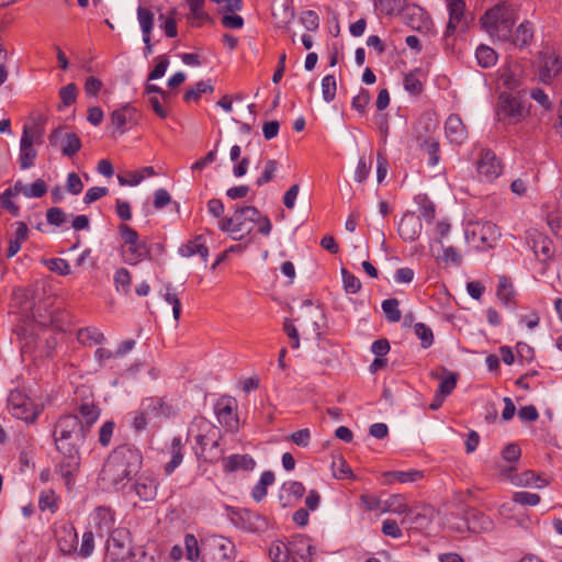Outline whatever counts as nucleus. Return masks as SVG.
I'll use <instances>...</instances> for the list:
<instances>
[{
    "label": "nucleus",
    "mask_w": 562,
    "mask_h": 562,
    "mask_svg": "<svg viewBox=\"0 0 562 562\" xmlns=\"http://www.w3.org/2000/svg\"><path fill=\"white\" fill-rule=\"evenodd\" d=\"M78 95V88L76 83L70 82L65 87H61L59 90V98H60V104L58 105V109L69 106L74 104L77 100Z\"/></svg>",
    "instance_id": "nucleus-41"
},
{
    "label": "nucleus",
    "mask_w": 562,
    "mask_h": 562,
    "mask_svg": "<svg viewBox=\"0 0 562 562\" xmlns=\"http://www.w3.org/2000/svg\"><path fill=\"white\" fill-rule=\"evenodd\" d=\"M57 546L65 555L77 552L78 533L74 526L65 525L56 531Z\"/></svg>",
    "instance_id": "nucleus-18"
},
{
    "label": "nucleus",
    "mask_w": 562,
    "mask_h": 562,
    "mask_svg": "<svg viewBox=\"0 0 562 562\" xmlns=\"http://www.w3.org/2000/svg\"><path fill=\"white\" fill-rule=\"evenodd\" d=\"M477 172L488 181L496 179L502 173V165L492 150L487 149L482 153L477 162Z\"/></svg>",
    "instance_id": "nucleus-20"
},
{
    "label": "nucleus",
    "mask_w": 562,
    "mask_h": 562,
    "mask_svg": "<svg viewBox=\"0 0 562 562\" xmlns=\"http://www.w3.org/2000/svg\"><path fill=\"white\" fill-rule=\"evenodd\" d=\"M119 234L127 249L124 251V261L135 266L149 257L150 250L146 241L139 239L138 233L127 224L119 225Z\"/></svg>",
    "instance_id": "nucleus-7"
},
{
    "label": "nucleus",
    "mask_w": 562,
    "mask_h": 562,
    "mask_svg": "<svg viewBox=\"0 0 562 562\" xmlns=\"http://www.w3.org/2000/svg\"><path fill=\"white\" fill-rule=\"evenodd\" d=\"M400 302L397 299H387L382 302V310L389 322L395 323L401 321L402 313L398 308Z\"/></svg>",
    "instance_id": "nucleus-45"
},
{
    "label": "nucleus",
    "mask_w": 562,
    "mask_h": 562,
    "mask_svg": "<svg viewBox=\"0 0 562 562\" xmlns=\"http://www.w3.org/2000/svg\"><path fill=\"white\" fill-rule=\"evenodd\" d=\"M547 223L551 232L560 239H562V216L558 213L551 212L547 216Z\"/></svg>",
    "instance_id": "nucleus-64"
},
{
    "label": "nucleus",
    "mask_w": 562,
    "mask_h": 562,
    "mask_svg": "<svg viewBox=\"0 0 562 562\" xmlns=\"http://www.w3.org/2000/svg\"><path fill=\"white\" fill-rule=\"evenodd\" d=\"M158 486L159 483L155 476L144 473L135 480L132 488L140 501L151 502L157 496Z\"/></svg>",
    "instance_id": "nucleus-15"
},
{
    "label": "nucleus",
    "mask_w": 562,
    "mask_h": 562,
    "mask_svg": "<svg viewBox=\"0 0 562 562\" xmlns=\"http://www.w3.org/2000/svg\"><path fill=\"white\" fill-rule=\"evenodd\" d=\"M214 92V87L211 85V81L207 80V81H199L194 85L193 88H190L188 89L184 94H183V100L186 102H191V101H199L201 95L203 93H212Z\"/></svg>",
    "instance_id": "nucleus-34"
},
{
    "label": "nucleus",
    "mask_w": 562,
    "mask_h": 562,
    "mask_svg": "<svg viewBox=\"0 0 562 562\" xmlns=\"http://www.w3.org/2000/svg\"><path fill=\"white\" fill-rule=\"evenodd\" d=\"M236 408V400L227 396L220 398L214 407L220 424L232 432L237 431L239 428V420L235 413Z\"/></svg>",
    "instance_id": "nucleus-11"
},
{
    "label": "nucleus",
    "mask_w": 562,
    "mask_h": 562,
    "mask_svg": "<svg viewBox=\"0 0 562 562\" xmlns=\"http://www.w3.org/2000/svg\"><path fill=\"white\" fill-rule=\"evenodd\" d=\"M147 553L140 546L133 547L126 529H115L106 542L105 557L111 562H140Z\"/></svg>",
    "instance_id": "nucleus-4"
},
{
    "label": "nucleus",
    "mask_w": 562,
    "mask_h": 562,
    "mask_svg": "<svg viewBox=\"0 0 562 562\" xmlns=\"http://www.w3.org/2000/svg\"><path fill=\"white\" fill-rule=\"evenodd\" d=\"M436 130V122L428 115H423L413 127V137L417 148L428 156L427 164L437 166L440 161V143L431 134Z\"/></svg>",
    "instance_id": "nucleus-5"
},
{
    "label": "nucleus",
    "mask_w": 562,
    "mask_h": 562,
    "mask_svg": "<svg viewBox=\"0 0 562 562\" xmlns=\"http://www.w3.org/2000/svg\"><path fill=\"white\" fill-rule=\"evenodd\" d=\"M94 550V535L92 531H86L82 536V542L77 550L78 554L82 558H88L92 554Z\"/></svg>",
    "instance_id": "nucleus-59"
},
{
    "label": "nucleus",
    "mask_w": 562,
    "mask_h": 562,
    "mask_svg": "<svg viewBox=\"0 0 562 562\" xmlns=\"http://www.w3.org/2000/svg\"><path fill=\"white\" fill-rule=\"evenodd\" d=\"M142 407L156 416L170 417L173 414L172 406L167 404L162 397H146L142 402Z\"/></svg>",
    "instance_id": "nucleus-28"
},
{
    "label": "nucleus",
    "mask_w": 562,
    "mask_h": 562,
    "mask_svg": "<svg viewBox=\"0 0 562 562\" xmlns=\"http://www.w3.org/2000/svg\"><path fill=\"white\" fill-rule=\"evenodd\" d=\"M405 21L409 27L417 31L427 27L428 24V18L425 16L424 10L418 5L406 8Z\"/></svg>",
    "instance_id": "nucleus-30"
},
{
    "label": "nucleus",
    "mask_w": 562,
    "mask_h": 562,
    "mask_svg": "<svg viewBox=\"0 0 562 562\" xmlns=\"http://www.w3.org/2000/svg\"><path fill=\"white\" fill-rule=\"evenodd\" d=\"M341 277L344 283V290L348 294H356L361 290V282L359 278L349 272L346 268H341Z\"/></svg>",
    "instance_id": "nucleus-47"
},
{
    "label": "nucleus",
    "mask_w": 562,
    "mask_h": 562,
    "mask_svg": "<svg viewBox=\"0 0 562 562\" xmlns=\"http://www.w3.org/2000/svg\"><path fill=\"white\" fill-rule=\"evenodd\" d=\"M143 460V453L135 445H119L106 457L99 479L119 491L140 471Z\"/></svg>",
    "instance_id": "nucleus-2"
},
{
    "label": "nucleus",
    "mask_w": 562,
    "mask_h": 562,
    "mask_svg": "<svg viewBox=\"0 0 562 562\" xmlns=\"http://www.w3.org/2000/svg\"><path fill=\"white\" fill-rule=\"evenodd\" d=\"M513 502L522 506H536L540 503V496L530 492H517L513 495Z\"/></svg>",
    "instance_id": "nucleus-56"
},
{
    "label": "nucleus",
    "mask_w": 562,
    "mask_h": 562,
    "mask_svg": "<svg viewBox=\"0 0 562 562\" xmlns=\"http://www.w3.org/2000/svg\"><path fill=\"white\" fill-rule=\"evenodd\" d=\"M300 20L307 31L315 32L319 27V16L313 10L304 11L301 14Z\"/></svg>",
    "instance_id": "nucleus-58"
},
{
    "label": "nucleus",
    "mask_w": 562,
    "mask_h": 562,
    "mask_svg": "<svg viewBox=\"0 0 562 562\" xmlns=\"http://www.w3.org/2000/svg\"><path fill=\"white\" fill-rule=\"evenodd\" d=\"M533 25L529 21L521 22L515 31L512 30V36L506 43L513 44L515 47L522 49L529 46L533 40Z\"/></svg>",
    "instance_id": "nucleus-22"
},
{
    "label": "nucleus",
    "mask_w": 562,
    "mask_h": 562,
    "mask_svg": "<svg viewBox=\"0 0 562 562\" xmlns=\"http://www.w3.org/2000/svg\"><path fill=\"white\" fill-rule=\"evenodd\" d=\"M475 57L477 64L482 68H490L494 66L498 58L496 52L492 47L483 44L476 48Z\"/></svg>",
    "instance_id": "nucleus-33"
},
{
    "label": "nucleus",
    "mask_w": 562,
    "mask_h": 562,
    "mask_svg": "<svg viewBox=\"0 0 562 562\" xmlns=\"http://www.w3.org/2000/svg\"><path fill=\"white\" fill-rule=\"evenodd\" d=\"M430 376L440 381L436 393L443 396H448L453 392L459 379V374L457 372L449 371L442 366L432 370L430 372Z\"/></svg>",
    "instance_id": "nucleus-19"
},
{
    "label": "nucleus",
    "mask_w": 562,
    "mask_h": 562,
    "mask_svg": "<svg viewBox=\"0 0 562 562\" xmlns=\"http://www.w3.org/2000/svg\"><path fill=\"white\" fill-rule=\"evenodd\" d=\"M529 241L537 259L547 263L553 259L554 245L553 241L542 233L532 231L529 234Z\"/></svg>",
    "instance_id": "nucleus-13"
},
{
    "label": "nucleus",
    "mask_w": 562,
    "mask_h": 562,
    "mask_svg": "<svg viewBox=\"0 0 562 562\" xmlns=\"http://www.w3.org/2000/svg\"><path fill=\"white\" fill-rule=\"evenodd\" d=\"M562 70V59L557 55H542L539 61V79L543 83L551 82Z\"/></svg>",
    "instance_id": "nucleus-17"
},
{
    "label": "nucleus",
    "mask_w": 562,
    "mask_h": 562,
    "mask_svg": "<svg viewBox=\"0 0 562 562\" xmlns=\"http://www.w3.org/2000/svg\"><path fill=\"white\" fill-rule=\"evenodd\" d=\"M272 15L278 25H288L294 18V12L285 4L272 9Z\"/></svg>",
    "instance_id": "nucleus-51"
},
{
    "label": "nucleus",
    "mask_w": 562,
    "mask_h": 562,
    "mask_svg": "<svg viewBox=\"0 0 562 562\" xmlns=\"http://www.w3.org/2000/svg\"><path fill=\"white\" fill-rule=\"evenodd\" d=\"M278 167L279 162L276 159L267 160L261 176L256 180L257 187H262L263 184L270 182L274 178Z\"/></svg>",
    "instance_id": "nucleus-48"
},
{
    "label": "nucleus",
    "mask_w": 562,
    "mask_h": 562,
    "mask_svg": "<svg viewBox=\"0 0 562 562\" xmlns=\"http://www.w3.org/2000/svg\"><path fill=\"white\" fill-rule=\"evenodd\" d=\"M182 448L183 445L181 437H175L171 440V445L169 448L171 453V460L164 465V472L166 475H171L175 472V470L181 464L183 460Z\"/></svg>",
    "instance_id": "nucleus-29"
},
{
    "label": "nucleus",
    "mask_w": 562,
    "mask_h": 562,
    "mask_svg": "<svg viewBox=\"0 0 562 562\" xmlns=\"http://www.w3.org/2000/svg\"><path fill=\"white\" fill-rule=\"evenodd\" d=\"M415 335L420 339L422 347L427 349L434 342L432 330L424 323H416L414 326Z\"/></svg>",
    "instance_id": "nucleus-50"
},
{
    "label": "nucleus",
    "mask_w": 562,
    "mask_h": 562,
    "mask_svg": "<svg viewBox=\"0 0 562 562\" xmlns=\"http://www.w3.org/2000/svg\"><path fill=\"white\" fill-rule=\"evenodd\" d=\"M259 220V210L252 205L236 207L233 216L224 217L220 222V229L232 235L234 240H241L256 227Z\"/></svg>",
    "instance_id": "nucleus-6"
},
{
    "label": "nucleus",
    "mask_w": 562,
    "mask_h": 562,
    "mask_svg": "<svg viewBox=\"0 0 562 562\" xmlns=\"http://www.w3.org/2000/svg\"><path fill=\"white\" fill-rule=\"evenodd\" d=\"M333 475L338 480L353 479L355 475L349 464L342 457L335 459L331 463Z\"/></svg>",
    "instance_id": "nucleus-42"
},
{
    "label": "nucleus",
    "mask_w": 562,
    "mask_h": 562,
    "mask_svg": "<svg viewBox=\"0 0 562 562\" xmlns=\"http://www.w3.org/2000/svg\"><path fill=\"white\" fill-rule=\"evenodd\" d=\"M154 12L143 5L137 8V20L143 33V36L151 35V31L154 27Z\"/></svg>",
    "instance_id": "nucleus-35"
},
{
    "label": "nucleus",
    "mask_w": 562,
    "mask_h": 562,
    "mask_svg": "<svg viewBox=\"0 0 562 562\" xmlns=\"http://www.w3.org/2000/svg\"><path fill=\"white\" fill-rule=\"evenodd\" d=\"M90 431L81 425L75 413L63 414L55 422L53 440L57 452L61 456L56 465V472L70 488L81 467L80 448L86 442Z\"/></svg>",
    "instance_id": "nucleus-1"
},
{
    "label": "nucleus",
    "mask_w": 562,
    "mask_h": 562,
    "mask_svg": "<svg viewBox=\"0 0 562 562\" xmlns=\"http://www.w3.org/2000/svg\"><path fill=\"white\" fill-rule=\"evenodd\" d=\"M515 484L518 485H532L536 484L538 487L547 485V481L543 480L540 475H538L536 472L531 470L525 471L520 477H517V475L514 473V481H512Z\"/></svg>",
    "instance_id": "nucleus-43"
},
{
    "label": "nucleus",
    "mask_w": 562,
    "mask_h": 562,
    "mask_svg": "<svg viewBox=\"0 0 562 562\" xmlns=\"http://www.w3.org/2000/svg\"><path fill=\"white\" fill-rule=\"evenodd\" d=\"M405 2L406 0H375V7L382 14L394 15L402 12Z\"/></svg>",
    "instance_id": "nucleus-39"
},
{
    "label": "nucleus",
    "mask_w": 562,
    "mask_h": 562,
    "mask_svg": "<svg viewBox=\"0 0 562 562\" xmlns=\"http://www.w3.org/2000/svg\"><path fill=\"white\" fill-rule=\"evenodd\" d=\"M184 544L187 551V559L192 562H196L200 558V550L196 538L190 533L186 535Z\"/></svg>",
    "instance_id": "nucleus-57"
},
{
    "label": "nucleus",
    "mask_w": 562,
    "mask_h": 562,
    "mask_svg": "<svg viewBox=\"0 0 562 562\" xmlns=\"http://www.w3.org/2000/svg\"><path fill=\"white\" fill-rule=\"evenodd\" d=\"M216 548L220 551L221 559L229 560L234 558L235 546L231 540L220 537L216 541Z\"/></svg>",
    "instance_id": "nucleus-60"
},
{
    "label": "nucleus",
    "mask_w": 562,
    "mask_h": 562,
    "mask_svg": "<svg viewBox=\"0 0 562 562\" xmlns=\"http://www.w3.org/2000/svg\"><path fill=\"white\" fill-rule=\"evenodd\" d=\"M115 429V423L113 420H106L102 424L98 434V442L101 447L106 448L110 446Z\"/></svg>",
    "instance_id": "nucleus-49"
},
{
    "label": "nucleus",
    "mask_w": 562,
    "mask_h": 562,
    "mask_svg": "<svg viewBox=\"0 0 562 562\" xmlns=\"http://www.w3.org/2000/svg\"><path fill=\"white\" fill-rule=\"evenodd\" d=\"M8 409L11 415L26 424L36 422L42 413V408L35 405L32 400L22 391L13 390L8 397Z\"/></svg>",
    "instance_id": "nucleus-8"
},
{
    "label": "nucleus",
    "mask_w": 562,
    "mask_h": 562,
    "mask_svg": "<svg viewBox=\"0 0 562 562\" xmlns=\"http://www.w3.org/2000/svg\"><path fill=\"white\" fill-rule=\"evenodd\" d=\"M47 192L46 182L43 179L35 180L32 184L26 186L25 196L42 198Z\"/></svg>",
    "instance_id": "nucleus-61"
},
{
    "label": "nucleus",
    "mask_w": 562,
    "mask_h": 562,
    "mask_svg": "<svg viewBox=\"0 0 562 562\" xmlns=\"http://www.w3.org/2000/svg\"><path fill=\"white\" fill-rule=\"evenodd\" d=\"M38 508L42 512L50 510L55 513L58 509V496L52 488L44 490L40 494Z\"/></svg>",
    "instance_id": "nucleus-37"
},
{
    "label": "nucleus",
    "mask_w": 562,
    "mask_h": 562,
    "mask_svg": "<svg viewBox=\"0 0 562 562\" xmlns=\"http://www.w3.org/2000/svg\"><path fill=\"white\" fill-rule=\"evenodd\" d=\"M407 513L408 514L401 521L403 526H406L408 529L419 531L425 530L429 527L431 522V509L425 508L422 513H415L409 509Z\"/></svg>",
    "instance_id": "nucleus-24"
},
{
    "label": "nucleus",
    "mask_w": 562,
    "mask_h": 562,
    "mask_svg": "<svg viewBox=\"0 0 562 562\" xmlns=\"http://www.w3.org/2000/svg\"><path fill=\"white\" fill-rule=\"evenodd\" d=\"M416 201L420 206L423 217L428 222L432 221L436 215L435 204L425 194L417 195Z\"/></svg>",
    "instance_id": "nucleus-54"
},
{
    "label": "nucleus",
    "mask_w": 562,
    "mask_h": 562,
    "mask_svg": "<svg viewBox=\"0 0 562 562\" xmlns=\"http://www.w3.org/2000/svg\"><path fill=\"white\" fill-rule=\"evenodd\" d=\"M243 520L245 527L251 532L263 531L268 526V522L265 517L260 516L259 514H255L250 510H245Z\"/></svg>",
    "instance_id": "nucleus-36"
},
{
    "label": "nucleus",
    "mask_w": 562,
    "mask_h": 562,
    "mask_svg": "<svg viewBox=\"0 0 562 562\" xmlns=\"http://www.w3.org/2000/svg\"><path fill=\"white\" fill-rule=\"evenodd\" d=\"M48 269L59 276H69L71 273L70 266L66 259L54 258L48 261Z\"/></svg>",
    "instance_id": "nucleus-63"
},
{
    "label": "nucleus",
    "mask_w": 562,
    "mask_h": 562,
    "mask_svg": "<svg viewBox=\"0 0 562 562\" xmlns=\"http://www.w3.org/2000/svg\"><path fill=\"white\" fill-rule=\"evenodd\" d=\"M498 121L514 124L522 120L524 108L518 97L502 93L498 98L497 111Z\"/></svg>",
    "instance_id": "nucleus-10"
},
{
    "label": "nucleus",
    "mask_w": 562,
    "mask_h": 562,
    "mask_svg": "<svg viewBox=\"0 0 562 562\" xmlns=\"http://www.w3.org/2000/svg\"><path fill=\"white\" fill-rule=\"evenodd\" d=\"M179 254L183 257L199 255L203 263H206L209 257V248L205 245L203 236L199 235L193 239L189 240L187 244H183L179 248Z\"/></svg>",
    "instance_id": "nucleus-26"
},
{
    "label": "nucleus",
    "mask_w": 562,
    "mask_h": 562,
    "mask_svg": "<svg viewBox=\"0 0 562 562\" xmlns=\"http://www.w3.org/2000/svg\"><path fill=\"white\" fill-rule=\"evenodd\" d=\"M502 459L508 462V465H498L499 475L509 481H514V473L517 471L515 463L520 459L521 449L517 443L506 445L502 452Z\"/></svg>",
    "instance_id": "nucleus-16"
},
{
    "label": "nucleus",
    "mask_w": 562,
    "mask_h": 562,
    "mask_svg": "<svg viewBox=\"0 0 562 562\" xmlns=\"http://www.w3.org/2000/svg\"><path fill=\"white\" fill-rule=\"evenodd\" d=\"M422 227L420 217L413 212H407L401 218L397 232L404 241H414L419 237Z\"/></svg>",
    "instance_id": "nucleus-14"
},
{
    "label": "nucleus",
    "mask_w": 562,
    "mask_h": 562,
    "mask_svg": "<svg viewBox=\"0 0 562 562\" xmlns=\"http://www.w3.org/2000/svg\"><path fill=\"white\" fill-rule=\"evenodd\" d=\"M74 413L78 415L86 430L91 431V428L101 415V408L95 403L93 395L90 394L76 403Z\"/></svg>",
    "instance_id": "nucleus-12"
},
{
    "label": "nucleus",
    "mask_w": 562,
    "mask_h": 562,
    "mask_svg": "<svg viewBox=\"0 0 562 562\" xmlns=\"http://www.w3.org/2000/svg\"><path fill=\"white\" fill-rule=\"evenodd\" d=\"M409 510L404 497L401 494L391 495L382 507V512H389L394 514H404Z\"/></svg>",
    "instance_id": "nucleus-38"
},
{
    "label": "nucleus",
    "mask_w": 562,
    "mask_h": 562,
    "mask_svg": "<svg viewBox=\"0 0 562 562\" xmlns=\"http://www.w3.org/2000/svg\"><path fill=\"white\" fill-rule=\"evenodd\" d=\"M337 90L336 79L333 75H327L322 80V95L324 101L330 102L335 99Z\"/></svg>",
    "instance_id": "nucleus-52"
},
{
    "label": "nucleus",
    "mask_w": 562,
    "mask_h": 562,
    "mask_svg": "<svg viewBox=\"0 0 562 562\" xmlns=\"http://www.w3.org/2000/svg\"><path fill=\"white\" fill-rule=\"evenodd\" d=\"M44 128L42 125L34 123L31 126L25 125L20 140V166L22 169H29L34 165L37 151L33 148V144L43 143Z\"/></svg>",
    "instance_id": "nucleus-9"
},
{
    "label": "nucleus",
    "mask_w": 562,
    "mask_h": 562,
    "mask_svg": "<svg viewBox=\"0 0 562 562\" xmlns=\"http://www.w3.org/2000/svg\"><path fill=\"white\" fill-rule=\"evenodd\" d=\"M477 231H473V235H479L482 247L492 248L493 244L499 238L501 232L492 222H484L476 226Z\"/></svg>",
    "instance_id": "nucleus-27"
},
{
    "label": "nucleus",
    "mask_w": 562,
    "mask_h": 562,
    "mask_svg": "<svg viewBox=\"0 0 562 562\" xmlns=\"http://www.w3.org/2000/svg\"><path fill=\"white\" fill-rule=\"evenodd\" d=\"M449 10V21L446 27V37L454 34L457 26L461 23L464 11L465 2L463 0H446Z\"/></svg>",
    "instance_id": "nucleus-23"
},
{
    "label": "nucleus",
    "mask_w": 562,
    "mask_h": 562,
    "mask_svg": "<svg viewBox=\"0 0 562 562\" xmlns=\"http://www.w3.org/2000/svg\"><path fill=\"white\" fill-rule=\"evenodd\" d=\"M269 557L273 562H286L289 559V550L283 542L277 541L270 546Z\"/></svg>",
    "instance_id": "nucleus-53"
},
{
    "label": "nucleus",
    "mask_w": 562,
    "mask_h": 562,
    "mask_svg": "<svg viewBox=\"0 0 562 562\" xmlns=\"http://www.w3.org/2000/svg\"><path fill=\"white\" fill-rule=\"evenodd\" d=\"M518 19L516 8L506 2H499L490 8L480 22L484 31L494 41L505 42L512 36V29Z\"/></svg>",
    "instance_id": "nucleus-3"
},
{
    "label": "nucleus",
    "mask_w": 562,
    "mask_h": 562,
    "mask_svg": "<svg viewBox=\"0 0 562 562\" xmlns=\"http://www.w3.org/2000/svg\"><path fill=\"white\" fill-rule=\"evenodd\" d=\"M274 482V474L272 471H265L259 482L252 487L251 496L256 502H261L267 496L268 486Z\"/></svg>",
    "instance_id": "nucleus-32"
},
{
    "label": "nucleus",
    "mask_w": 562,
    "mask_h": 562,
    "mask_svg": "<svg viewBox=\"0 0 562 562\" xmlns=\"http://www.w3.org/2000/svg\"><path fill=\"white\" fill-rule=\"evenodd\" d=\"M255 465L256 462L249 454H232L223 459V469L228 473L237 470L251 471Z\"/></svg>",
    "instance_id": "nucleus-25"
},
{
    "label": "nucleus",
    "mask_w": 562,
    "mask_h": 562,
    "mask_svg": "<svg viewBox=\"0 0 562 562\" xmlns=\"http://www.w3.org/2000/svg\"><path fill=\"white\" fill-rule=\"evenodd\" d=\"M446 137L451 144L461 145L468 137V130L458 114H450L445 123Z\"/></svg>",
    "instance_id": "nucleus-21"
},
{
    "label": "nucleus",
    "mask_w": 562,
    "mask_h": 562,
    "mask_svg": "<svg viewBox=\"0 0 562 562\" xmlns=\"http://www.w3.org/2000/svg\"><path fill=\"white\" fill-rule=\"evenodd\" d=\"M385 477H393L400 483H409L416 482L424 477V473L418 470H408V471H390L383 474Z\"/></svg>",
    "instance_id": "nucleus-40"
},
{
    "label": "nucleus",
    "mask_w": 562,
    "mask_h": 562,
    "mask_svg": "<svg viewBox=\"0 0 562 562\" xmlns=\"http://www.w3.org/2000/svg\"><path fill=\"white\" fill-rule=\"evenodd\" d=\"M114 282H115L117 290L121 286L123 292L125 294H127L130 291L131 282H132V277H131L130 271L125 268L117 269L114 274Z\"/></svg>",
    "instance_id": "nucleus-55"
},
{
    "label": "nucleus",
    "mask_w": 562,
    "mask_h": 562,
    "mask_svg": "<svg viewBox=\"0 0 562 562\" xmlns=\"http://www.w3.org/2000/svg\"><path fill=\"white\" fill-rule=\"evenodd\" d=\"M65 144L61 147V151L65 156L72 157L81 148V140L75 133H65Z\"/></svg>",
    "instance_id": "nucleus-46"
},
{
    "label": "nucleus",
    "mask_w": 562,
    "mask_h": 562,
    "mask_svg": "<svg viewBox=\"0 0 562 562\" xmlns=\"http://www.w3.org/2000/svg\"><path fill=\"white\" fill-rule=\"evenodd\" d=\"M47 223L54 226H61L66 221V213L60 207H50L46 213Z\"/></svg>",
    "instance_id": "nucleus-62"
},
{
    "label": "nucleus",
    "mask_w": 562,
    "mask_h": 562,
    "mask_svg": "<svg viewBox=\"0 0 562 562\" xmlns=\"http://www.w3.org/2000/svg\"><path fill=\"white\" fill-rule=\"evenodd\" d=\"M497 297L503 302L507 307L510 306L513 299L515 297L516 291L510 279L506 276H501L498 278L497 285Z\"/></svg>",
    "instance_id": "nucleus-31"
},
{
    "label": "nucleus",
    "mask_w": 562,
    "mask_h": 562,
    "mask_svg": "<svg viewBox=\"0 0 562 562\" xmlns=\"http://www.w3.org/2000/svg\"><path fill=\"white\" fill-rule=\"evenodd\" d=\"M103 339H104V335L101 331H99L97 328L87 327V328H81L78 331V340L81 344H88V345L100 344L103 341Z\"/></svg>",
    "instance_id": "nucleus-44"
}]
</instances>
